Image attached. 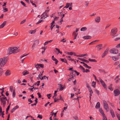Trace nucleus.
I'll use <instances>...</instances> for the list:
<instances>
[{"label":"nucleus","mask_w":120,"mask_h":120,"mask_svg":"<svg viewBox=\"0 0 120 120\" xmlns=\"http://www.w3.org/2000/svg\"><path fill=\"white\" fill-rule=\"evenodd\" d=\"M73 117L76 120H78L79 119L78 117L77 116H74Z\"/></svg>","instance_id":"obj_46"},{"label":"nucleus","mask_w":120,"mask_h":120,"mask_svg":"<svg viewBox=\"0 0 120 120\" xmlns=\"http://www.w3.org/2000/svg\"><path fill=\"white\" fill-rule=\"evenodd\" d=\"M90 70L89 69H86V71H85V69H84V70H83V72H86L87 73L88 72H90Z\"/></svg>","instance_id":"obj_37"},{"label":"nucleus","mask_w":120,"mask_h":120,"mask_svg":"<svg viewBox=\"0 0 120 120\" xmlns=\"http://www.w3.org/2000/svg\"><path fill=\"white\" fill-rule=\"evenodd\" d=\"M100 17L99 16H98L95 18V22L98 23L100 21Z\"/></svg>","instance_id":"obj_13"},{"label":"nucleus","mask_w":120,"mask_h":120,"mask_svg":"<svg viewBox=\"0 0 120 120\" xmlns=\"http://www.w3.org/2000/svg\"><path fill=\"white\" fill-rule=\"evenodd\" d=\"M99 110L100 112L102 114V115L103 116L104 115V112L101 109H99Z\"/></svg>","instance_id":"obj_30"},{"label":"nucleus","mask_w":120,"mask_h":120,"mask_svg":"<svg viewBox=\"0 0 120 120\" xmlns=\"http://www.w3.org/2000/svg\"><path fill=\"white\" fill-rule=\"evenodd\" d=\"M118 50L114 48L112 49L109 51V52L113 54H117L118 53Z\"/></svg>","instance_id":"obj_6"},{"label":"nucleus","mask_w":120,"mask_h":120,"mask_svg":"<svg viewBox=\"0 0 120 120\" xmlns=\"http://www.w3.org/2000/svg\"><path fill=\"white\" fill-rule=\"evenodd\" d=\"M10 91L11 92H12L13 90V87L12 86H10Z\"/></svg>","instance_id":"obj_56"},{"label":"nucleus","mask_w":120,"mask_h":120,"mask_svg":"<svg viewBox=\"0 0 120 120\" xmlns=\"http://www.w3.org/2000/svg\"><path fill=\"white\" fill-rule=\"evenodd\" d=\"M102 44L98 45L96 46L97 48V50L99 51L101 50L102 48Z\"/></svg>","instance_id":"obj_11"},{"label":"nucleus","mask_w":120,"mask_h":120,"mask_svg":"<svg viewBox=\"0 0 120 120\" xmlns=\"http://www.w3.org/2000/svg\"><path fill=\"white\" fill-rule=\"evenodd\" d=\"M37 94L38 96V97L39 98H41V95L40 94V93L39 92Z\"/></svg>","instance_id":"obj_54"},{"label":"nucleus","mask_w":120,"mask_h":120,"mask_svg":"<svg viewBox=\"0 0 120 120\" xmlns=\"http://www.w3.org/2000/svg\"><path fill=\"white\" fill-rule=\"evenodd\" d=\"M120 47V43L118 44L116 46V47L117 48H119Z\"/></svg>","instance_id":"obj_58"},{"label":"nucleus","mask_w":120,"mask_h":120,"mask_svg":"<svg viewBox=\"0 0 120 120\" xmlns=\"http://www.w3.org/2000/svg\"><path fill=\"white\" fill-rule=\"evenodd\" d=\"M95 91L96 92V93L98 95H99V91L97 90H95Z\"/></svg>","instance_id":"obj_63"},{"label":"nucleus","mask_w":120,"mask_h":120,"mask_svg":"<svg viewBox=\"0 0 120 120\" xmlns=\"http://www.w3.org/2000/svg\"><path fill=\"white\" fill-rule=\"evenodd\" d=\"M6 21H4L3 23L0 26V29L3 28L6 25Z\"/></svg>","instance_id":"obj_20"},{"label":"nucleus","mask_w":120,"mask_h":120,"mask_svg":"<svg viewBox=\"0 0 120 120\" xmlns=\"http://www.w3.org/2000/svg\"><path fill=\"white\" fill-rule=\"evenodd\" d=\"M56 98H55L54 99V102H58L57 101H58L59 100H60V99H56Z\"/></svg>","instance_id":"obj_51"},{"label":"nucleus","mask_w":120,"mask_h":120,"mask_svg":"<svg viewBox=\"0 0 120 120\" xmlns=\"http://www.w3.org/2000/svg\"><path fill=\"white\" fill-rule=\"evenodd\" d=\"M58 19L59 18V17H56L55 18H54V20L52 21V23L53 24H54L55 23V20H57V19H56V18Z\"/></svg>","instance_id":"obj_41"},{"label":"nucleus","mask_w":120,"mask_h":120,"mask_svg":"<svg viewBox=\"0 0 120 120\" xmlns=\"http://www.w3.org/2000/svg\"><path fill=\"white\" fill-rule=\"evenodd\" d=\"M89 91L90 93L93 94V92L92 91V90L91 88H90V89H89Z\"/></svg>","instance_id":"obj_47"},{"label":"nucleus","mask_w":120,"mask_h":120,"mask_svg":"<svg viewBox=\"0 0 120 120\" xmlns=\"http://www.w3.org/2000/svg\"><path fill=\"white\" fill-rule=\"evenodd\" d=\"M78 59L82 61H83L87 63H89V61L86 60L82 59L80 58H78Z\"/></svg>","instance_id":"obj_15"},{"label":"nucleus","mask_w":120,"mask_h":120,"mask_svg":"<svg viewBox=\"0 0 120 120\" xmlns=\"http://www.w3.org/2000/svg\"><path fill=\"white\" fill-rule=\"evenodd\" d=\"M88 60L89 61L91 62H96L97 61V60H96L94 59H92L90 58H89Z\"/></svg>","instance_id":"obj_28"},{"label":"nucleus","mask_w":120,"mask_h":120,"mask_svg":"<svg viewBox=\"0 0 120 120\" xmlns=\"http://www.w3.org/2000/svg\"><path fill=\"white\" fill-rule=\"evenodd\" d=\"M109 49L108 48H107L106 49L104 52L103 53V55L102 56V58L104 57L108 53Z\"/></svg>","instance_id":"obj_10"},{"label":"nucleus","mask_w":120,"mask_h":120,"mask_svg":"<svg viewBox=\"0 0 120 120\" xmlns=\"http://www.w3.org/2000/svg\"><path fill=\"white\" fill-rule=\"evenodd\" d=\"M89 2L88 1H86L85 2V6L86 7H87L89 4Z\"/></svg>","instance_id":"obj_50"},{"label":"nucleus","mask_w":120,"mask_h":120,"mask_svg":"<svg viewBox=\"0 0 120 120\" xmlns=\"http://www.w3.org/2000/svg\"><path fill=\"white\" fill-rule=\"evenodd\" d=\"M38 118H39L40 119H42V116L41 115H40L39 114L38 115V116L37 117Z\"/></svg>","instance_id":"obj_49"},{"label":"nucleus","mask_w":120,"mask_h":120,"mask_svg":"<svg viewBox=\"0 0 120 120\" xmlns=\"http://www.w3.org/2000/svg\"><path fill=\"white\" fill-rule=\"evenodd\" d=\"M30 2H31V3L32 4V5H34L35 7H37V5H36L34 3H33V2L32 1L30 0Z\"/></svg>","instance_id":"obj_45"},{"label":"nucleus","mask_w":120,"mask_h":120,"mask_svg":"<svg viewBox=\"0 0 120 120\" xmlns=\"http://www.w3.org/2000/svg\"><path fill=\"white\" fill-rule=\"evenodd\" d=\"M8 58L7 57H5L3 59L0 58V65L1 66L4 65L7 62Z\"/></svg>","instance_id":"obj_1"},{"label":"nucleus","mask_w":120,"mask_h":120,"mask_svg":"<svg viewBox=\"0 0 120 120\" xmlns=\"http://www.w3.org/2000/svg\"><path fill=\"white\" fill-rule=\"evenodd\" d=\"M35 67L37 69V70H38V68H40V66H39V64H38L37 65H36Z\"/></svg>","instance_id":"obj_40"},{"label":"nucleus","mask_w":120,"mask_h":120,"mask_svg":"<svg viewBox=\"0 0 120 120\" xmlns=\"http://www.w3.org/2000/svg\"><path fill=\"white\" fill-rule=\"evenodd\" d=\"M60 87H61L60 88V90L61 91L64 89V87H62V85L60 84Z\"/></svg>","instance_id":"obj_43"},{"label":"nucleus","mask_w":120,"mask_h":120,"mask_svg":"<svg viewBox=\"0 0 120 120\" xmlns=\"http://www.w3.org/2000/svg\"><path fill=\"white\" fill-rule=\"evenodd\" d=\"M15 95V91L14 90L13 91V94H12V96L13 97V98H14Z\"/></svg>","instance_id":"obj_35"},{"label":"nucleus","mask_w":120,"mask_h":120,"mask_svg":"<svg viewBox=\"0 0 120 120\" xmlns=\"http://www.w3.org/2000/svg\"><path fill=\"white\" fill-rule=\"evenodd\" d=\"M0 100L1 103L2 104L4 107L6 105V101L7 100V99L6 97H1V96H0Z\"/></svg>","instance_id":"obj_3"},{"label":"nucleus","mask_w":120,"mask_h":120,"mask_svg":"<svg viewBox=\"0 0 120 120\" xmlns=\"http://www.w3.org/2000/svg\"><path fill=\"white\" fill-rule=\"evenodd\" d=\"M36 31V29H35L34 30H30L29 31V32L31 34H34Z\"/></svg>","instance_id":"obj_23"},{"label":"nucleus","mask_w":120,"mask_h":120,"mask_svg":"<svg viewBox=\"0 0 120 120\" xmlns=\"http://www.w3.org/2000/svg\"><path fill=\"white\" fill-rule=\"evenodd\" d=\"M34 43L33 45L32 46V49H33L35 48L36 46L38 45L39 43V42L38 40H36L34 41Z\"/></svg>","instance_id":"obj_5"},{"label":"nucleus","mask_w":120,"mask_h":120,"mask_svg":"<svg viewBox=\"0 0 120 120\" xmlns=\"http://www.w3.org/2000/svg\"><path fill=\"white\" fill-rule=\"evenodd\" d=\"M21 3L25 7H26V5L25 4V3L23 2L22 1H21Z\"/></svg>","instance_id":"obj_48"},{"label":"nucleus","mask_w":120,"mask_h":120,"mask_svg":"<svg viewBox=\"0 0 120 120\" xmlns=\"http://www.w3.org/2000/svg\"><path fill=\"white\" fill-rule=\"evenodd\" d=\"M100 106V102H98L95 106V108H96L97 109H98L99 108Z\"/></svg>","instance_id":"obj_22"},{"label":"nucleus","mask_w":120,"mask_h":120,"mask_svg":"<svg viewBox=\"0 0 120 120\" xmlns=\"http://www.w3.org/2000/svg\"><path fill=\"white\" fill-rule=\"evenodd\" d=\"M119 75L117 76L115 79V80H116V83H117L119 82L120 80V79L119 78Z\"/></svg>","instance_id":"obj_19"},{"label":"nucleus","mask_w":120,"mask_h":120,"mask_svg":"<svg viewBox=\"0 0 120 120\" xmlns=\"http://www.w3.org/2000/svg\"><path fill=\"white\" fill-rule=\"evenodd\" d=\"M83 65L85 67L89 69H90L91 68V67L89 66L86 64L85 65Z\"/></svg>","instance_id":"obj_31"},{"label":"nucleus","mask_w":120,"mask_h":120,"mask_svg":"<svg viewBox=\"0 0 120 120\" xmlns=\"http://www.w3.org/2000/svg\"><path fill=\"white\" fill-rule=\"evenodd\" d=\"M86 86L88 88V90L90 89V88H91L90 86L89 85V84L87 82H86Z\"/></svg>","instance_id":"obj_27"},{"label":"nucleus","mask_w":120,"mask_h":120,"mask_svg":"<svg viewBox=\"0 0 120 120\" xmlns=\"http://www.w3.org/2000/svg\"><path fill=\"white\" fill-rule=\"evenodd\" d=\"M112 84H111V85L109 86L108 87V88L109 89L111 90H113V89L112 87Z\"/></svg>","instance_id":"obj_34"},{"label":"nucleus","mask_w":120,"mask_h":120,"mask_svg":"<svg viewBox=\"0 0 120 120\" xmlns=\"http://www.w3.org/2000/svg\"><path fill=\"white\" fill-rule=\"evenodd\" d=\"M103 120H107L106 118L105 117L103 116Z\"/></svg>","instance_id":"obj_64"},{"label":"nucleus","mask_w":120,"mask_h":120,"mask_svg":"<svg viewBox=\"0 0 120 120\" xmlns=\"http://www.w3.org/2000/svg\"><path fill=\"white\" fill-rule=\"evenodd\" d=\"M63 13L62 12H58V15L59 16H61L63 14Z\"/></svg>","instance_id":"obj_55"},{"label":"nucleus","mask_w":120,"mask_h":120,"mask_svg":"<svg viewBox=\"0 0 120 120\" xmlns=\"http://www.w3.org/2000/svg\"><path fill=\"white\" fill-rule=\"evenodd\" d=\"M96 82H95L93 81L92 82V86L94 88H95V87Z\"/></svg>","instance_id":"obj_33"},{"label":"nucleus","mask_w":120,"mask_h":120,"mask_svg":"<svg viewBox=\"0 0 120 120\" xmlns=\"http://www.w3.org/2000/svg\"><path fill=\"white\" fill-rule=\"evenodd\" d=\"M110 111L112 117L113 118L115 117V115L114 114V112L113 110L112 109H111L110 110Z\"/></svg>","instance_id":"obj_16"},{"label":"nucleus","mask_w":120,"mask_h":120,"mask_svg":"<svg viewBox=\"0 0 120 120\" xmlns=\"http://www.w3.org/2000/svg\"><path fill=\"white\" fill-rule=\"evenodd\" d=\"M26 21V19H24L23 21H21V23H20V24H22L23 23H24Z\"/></svg>","instance_id":"obj_57"},{"label":"nucleus","mask_w":120,"mask_h":120,"mask_svg":"<svg viewBox=\"0 0 120 120\" xmlns=\"http://www.w3.org/2000/svg\"><path fill=\"white\" fill-rule=\"evenodd\" d=\"M65 53L68 54V55H72L73 54V52H65Z\"/></svg>","instance_id":"obj_32"},{"label":"nucleus","mask_w":120,"mask_h":120,"mask_svg":"<svg viewBox=\"0 0 120 120\" xmlns=\"http://www.w3.org/2000/svg\"><path fill=\"white\" fill-rule=\"evenodd\" d=\"M46 12V11H45V12L41 16H42L45 19L48 16V15H46V13L45 12Z\"/></svg>","instance_id":"obj_21"},{"label":"nucleus","mask_w":120,"mask_h":120,"mask_svg":"<svg viewBox=\"0 0 120 120\" xmlns=\"http://www.w3.org/2000/svg\"><path fill=\"white\" fill-rule=\"evenodd\" d=\"M72 3H66V6L64 7V8H68L69 6L72 7Z\"/></svg>","instance_id":"obj_12"},{"label":"nucleus","mask_w":120,"mask_h":120,"mask_svg":"<svg viewBox=\"0 0 120 120\" xmlns=\"http://www.w3.org/2000/svg\"><path fill=\"white\" fill-rule=\"evenodd\" d=\"M86 29L87 28L86 27H83L81 28L80 30L81 31H83L86 30Z\"/></svg>","instance_id":"obj_29"},{"label":"nucleus","mask_w":120,"mask_h":120,"mask_svg":"<svg viewBox=\"0 0 120 120\" xmlns=\"http://www.w3.org/2000/svg\"><path fill=\"white\" fill-rule=\"evenodd\" d=\"M119 63V62L118 61L116 62L114 64V65H116L118 64Z\"/></svg>","instance_id":"obj_61"},{"label":"nucleus","mask_w":120,"mask_h":120,"mask_svg":"<svg viewBox=\"0 0 120 120\" xmlns=\"http://www.w3.org/2000/svg\"><path fill=\"white\" fill-rule=\"evenodd\" d=\"M22 73L23 74V75H25L29 74V73L27 72V71L25 70L23 71Z\"/></svg>","instance_id":"obj_25"},{"label":"nucleus","mask_w":120,"mask_h":120,"mask_svg":"<svg viewBox=\"0 0 120 120\" xmlns=\"http://www.w3.org/2000/svg\"><path fill=\"white\" fill-rule=\"evenodd\" d=\"M50 95L51 94H48L47 95V96L48 97V99H50V97H51V96H50Z\"/></svg>","instance_id":"obj_62"},{"label":"nucleus","mask_w":120,"mask_h":120,"mask_svg":"<svg viewBox=\"0 0 120 120\" xmlns=\"http://www.w3.org/2000/svg\"><path fill=\"white\" fill-rule=\"evenodd\" d=\"M19 108V106L18 105H17L16 106H15L13 108H14V109H15V110L16 109L18 108Z\"/></svg>","instance_id":"obj_59"},{"label":"nucleus","mask_w":120,"mask_h":120,"mask_svg":"<svg viewBox=\"0 0 120 120\" xmlns=\"http://www.w3.org/2000/svg\"><path fill=\"white\" fill-rule=\"evenodd\" d=\"M60 59L61 61H62L63 62H64L66 63H67L68 64V63L67 61L65 59H62V58H60Z\"/></svg>","instance_id":"obj_24"},{"label":"nucleus","mask_w":120,"mask_h":120,"mask_svg":"<svg viewBox=\"0 0 120 120\" xmlns=\"http://www.w3.org/2000/svg\"><path fill=\"white\" fill-rule=\"evenodd\" d=\"M120 56V54L119 53L117 56H116V57H115V56H113L112 57V59L114 61L117 60L118 59V58L117 57H118Z\"/></svg>","instance_id":"obj_14"},{"label":"nucleus","mask_w":120,"mask_h":120,"mask_svg":"<svg viewBox=\"0 0 120 120\" xmlns=\"http://www.w3.org/2000/svg\"><path fill=\"white\" fill-rule=\"evenodd\" d=\"M40 67L42 68H44V65L42 64H39Z\"/></svg>","instance_id":"obj_42"},{"label":"nucleus","mask_w":120,"mask_h":120,"mask_svg":"<svg viewBox=\"0 0 120 120\" xmlns=\"http://www.w3.org/2000/svg\"><path fill=\"white\" fill-rule=\"evenodd\" d=\"M43 21V20L42 19L39 20V21L36 23V24L37 25Z\"/></svg>","instance_id":"obj_36"},{"label":"nucleus","mask_w":120,"mask_h":120,"mask_svg":"<svg viewBox=\"0 0 120 120\" xmlns=\"http://www.w3.org/2000/svg\"><path fill=\"white\" fill-rule=\"evenodd\" d=\"M87 56V54H82L80 55H77L76 56L77 57H83L85 56Z\"/></svg>","instance_id":"obj_26"},{"label":"nucleus","mask_w":120,"mask_h":120,"mask_svg":"<svg viewBox=\"0 0 120 120\" xmlns=\"http://www.w3.org/2000/svg\"><path fill=\"white\" fill-rule=\"evenodd\" d=\"M99 80L103 87L105 88H107L106 85L103 80L100 78H99Z\"/></svg>","instance_id":"obj_8"},{"label":"nucleus","mask_w":120,"mask_h":120,"mask_svg":"<svg viewBox=\"0 0 120 120\" xmlns=\"http://www.w3.org/2000/svg\"><path fill=\"white\" fill-rule=\"evenodd\" d=\"M11 74L10 71L9 70H7L5 73V75L6 76L9 75Z\"/></svg>","instance_id":"obj_17"},{"label":"nucleus","mask_w":120,"mask_h":120,"mask_svg":"<svg viewBox=\"0 0 120 120\" xmlns=\"http://www.w3.org/2000/svg\"><path fill=\"white\" fill-rule=\"evenodd\" d=\"M104 107L106 110L108 112L109 111V107L107 102L105 100L103 101Z\"/></svg>","instance_id":"obj_4"},{"label":"nucleus","mask_w":120,"mask_h":120,"mask_svg":"<svg viewBox=\"0 0 120 120\" xmlns=\"http://www.w3.org/2000/svg\"><path fill=\"white\" fill-rule=\"evenodd\" d=\"M79 68H80L82 69L83 70H83H84V69H85L82 66L80 65Z\"/></svg>","instance_id":"obj_60"},{"label":"nucleus","mask_w":120,"mask_h":120,"mask_svg":"<svg viewBox=\"0 0 120 120\" xmlns=\"http://www.w3.org/2000/svg\"><path fill=\"white\" fill-rule=\"evenodd\" d=\"M3 9L4 10L3 11L4 12H5L8 11V9L7 8H4Z\"/></svg>","instance_id":"obj_53"},{"label":"nucleus","mask_w":120,"mask_h":120,"mask_svg":"<svg viewBox=\"0 0 120 120\" xmlns=\"http://www.w3.org/2000/svg\"><path fill=\"white\" fill-rule=\"evenodd\" d=\"M18 48V47H10L8 49V50L9 51L11 52L12 53H15L19 52V51L17 50Z\"/></svg>","instance_id":"obj_2"},{"label":"nucleus","mask_w":120,"mask_h":120,"mask_svg":"<svg viewBox=\"0 0 120 120\" xmlns=\"http://www.w3.org/2000/svg\"><path fill=\"white\" fill-rule=\"evenodd\" d=\"M91 36L88 35L87 36L83 37H82V38L85 39H91Z\"/></svg>","instance_id":"obj_18"},{"label":"nucleus","mask_w":120,"mask_h":120,"mask_svg":"<svg viewBox=\"0 0 120 120\" xmlns=\"http://www.w3.org/2000/svg\"><path fill=\"white\" fill-rule=\"evenodd\" d=\"M70 77V78H71V79L73 81V79H74V77L72 75H71Z\"/></svg>","instance_id":"obj_52"},{"label":"nucleus","mask_w":120,"mask_h":120,"mask_svg":"<svg viewBox=\"0 0 120 120\" xmlns=\"http://www.w3.org/2000/svg\"><path fill=\"white\" fill-rule=\"evenodd\" d=\"M62 15V16L61 18V20L60 21H59V22H60L61 23L63 21V17H64V14H63V15Z\"/></svg>","instance_id":"obj_38"},{"label":"nucleus","mask_w":120,"mask_h":120,"mask_svg":"<svg viewBox=\"0 0 120 120\" xmlns=\"http://www.w3.org/2000/svg\"><path fill=\"white\" fill-rule=\"evenodd\" d=\"M53 60L55 61V64H56L58 62V60L56 59H53Z\"/></svg>","instance_id":"obj_39"},{"label":"nucleus","mask_w":120,"mask_h":120,"mask_svg":"<svg viewBox=\"0 0 120 120\" xmlns=\"http://www.w3.org/2000/svg\"><path fill=\"white\" fill-rule=\"evenodd\" d=\"M117 30V28L116 27H115L111 30V33L112 35H114L116 33Z\"/></svg>","instance_id":"obj_7"},{"label":"nucleus","mask_w":120,"mask_h":120,"mask_svg":"<svg viewBox=\"0 0 120 120\" xmlns=\"http://www.w3.org/2000/svg\"><path fill=\"white\" fill-rule=\"evenodd\" d=\"M114 92L115 96H117L120 94V90L118 89H117L114 90Z\"/></svg>","instance_id":"obj_9"},{"label":"nucleus","mask_w":120,"mask_h":120,"mask_svg":"<svg viewBox=\"0 0 120 120\" xmlns=\"http://www.w3.org/2000/svg\"><path fill=\"white\" fill-rule=\"evenodd\" d=\"M3 73L2 69L1 68H0V76L2 75Z\"/></svg>","instance_id":"obj_44"}]
</instances>
